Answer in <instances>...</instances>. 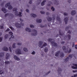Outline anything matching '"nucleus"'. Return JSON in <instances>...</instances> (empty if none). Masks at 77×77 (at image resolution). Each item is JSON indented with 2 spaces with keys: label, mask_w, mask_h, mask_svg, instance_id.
<instances>
[{
  "label": "nucleus",
  "mask_w": 77,
  "mask_h": 77,
  "mask_svg": "<svg viewBox=\"0 0 77 77\" xmlns=\"http://www.w3.org/2000/svg\"><path fill=\"white\" fill-rule=\"evenodd\" d=\"M48 41L51 43L52 46H54V47L57 46V44L54 42V40L53 39L49 38L48 39Z\"/></svg>",
  "instance_id": "1"
},
{
  "label": "nucleus",
  "mask_w": 77,
  "mask_h": 77,
  "mask_svg": "<svg viewBox=\"0 0 77 77\" xmlns=\"http://www.w3.org/2000/svg\"><path fill=\"white\" fill-rule=\"evenodd\" d=\"M10 4H11V3L8 2L5 5V6L6 8L8 7V9L9 10H11V9H12L13 8L12 5H10Z\"/></svg>",
  "instance_id": "2"
},
{
  "label": "nucleus",
  "mask_w": 77,
  "mask_h": 77,
  "mask_svg": "<svg viewBox=\"0 0 77 77\" xmlns=\"http://www.w3.org/2000/svg\"><path fill=\"white\" fill-rule=\"evenodd\" d=\"M24 24L23 23H22V22H21L20 23V24L18 23H15V26L16 27H17V28H21V26H24Z\"/></svg>",
  "instance_id": "3"
},
{
  "label": "nucleus",
  "mask_w": 77,
  "mask_h": 77,
  "mask_svg": "<svg viewBox=\"0 0 77 77\" xmlns=\"http://www.w3.org/2000/svg\"><path fill=\"white\" fill-rule=\"evenodd\" d=\"M15 14L16 15L19 16L20 17H21L22 16V15H21V14H22V13L21 12H19V14H18V11H16L15 12Z\"/></svg>",
  "instance_id": "4"
},
{
  "label": "nucleus",
  "mask_w": 77,
  "mask_h": 77,
  "mask_svg": "<svg viewBox=\"0 0 77 77\" xmlns=\"http://www.w3.org/2000/svg\"><path fill=\"white\" fill-rule=\"evenodd\" d=\"M32 31L34 32V33H32L31 34V35L32 36H36V35H37V31L35 29H33Z\"/></svg>",
  "instance_id": "5"
},
{
  "label": "nucleus",
  "mask_w": 77,
  "mask_h": 77,
  "mask_svg": "<svg viewBox=\"0 0 77 77\" xmlns=\"http://www.w3.org/2000/svg\"><path fill=\"white\" fill-rule=\"evenodd\" d=\"M16 53L17 54H21V50L19 49H17L16 50Z\"/></svg>",
  "instance_id": "6"
},
{
  "label": "nucleus",
  "mask_w": 77,
  "mask_h": 77,
  "mask_svg": "<svg viewBox=\"0 0 77 77\" xmlns=\"http://www.w3.org/2000/svg\"><path fill=\"white\" fill-rule=\"evenodd\" d=\"M73 65L74 66H76V67H75L74 66H72V69H77V64L73 63Z\"/></svg>",
  "instance_id": "7"
},
{
  "label": "nucleus",
  "mask_w": 77,
  "mask_h": 77,
  "mask_svg": "<svg viewBox=\"0 0 77 77\" xmlns=\"http://www.w3.org/2000/svg\"><path fill=\"white\" fill-rule=\"evenodd\" d=\"M2 50L3 51H8V48L6 47H4L2 49Z\"/></svg>",
  "instance_id": "8"
},
{
  "label": "nucleus",
  "mask_w": 77,
  "mask_h": 77,
  "mask_svg": "<svg viewBox=\"0 0 77 77\" xmlns=\"http://www.w3.org/2000/svg\"><path fill=\"white\" fill-rule=\"evenodd\" d=\"M26 31H27L28 32H30L31 31V29L29 28H26L25 29Z\"/></svg>",
  "instance_id": "9"
},
{
  "label": "nucleus",
  "mask_w": 77,
  "mask_h": 77,
  "mask_svg": "<svg viewBox=\"0 0 77 77\" xmlns=\"http://www.w3.org/2000/svg\"><path fill=\"white\" fill-rule=\"evenodd\" d=\"M36 22L37 23H41L42 22V19H37L36 20Z\"/></svg>",
  "instance_id": "10"
},
{
  "label": "nucleus",
  "mask_w": 77,
  "mask_h": 77,
  "mask_svg": "<svg viewBox=\"0 0 77 77\" xmlns=\"http://www.w3.org/2000/svg\"><path fill=\"white\" fill-rule=\"evenodd\" d=\"M75 14H76V12L75 10H73L71 12V14L72 15H74Z\"/></svg>",
  "instance_id": "11"
},
{
  "label": "nucleus",
  "mask_w": 77,
  "mask_h": 77,
  "mask_svg": "<svg viewBox=\"0 0 77 77\" xmlns=\"http://www.w3.org/2000/svg\"><path fill=\"white\" fill-rule=\"evenodd\" d=\"M68 19L67 17L65 18L64 19V20L66 24H67V23L68 22Z\"/></svg>",
  "instance_id": "12"
},
{
  "label": "nucleus",
  "mask_w": 77,
  "mask_h": 77,
  "mask_svg": "<svg viewBox=\"0 0 77 77\" xmlns=\"http://www.w3.org/2000/svg\"><path fill=\"white\" fill-rule=\"evenodd\" d=\"M42 43H43V42L42 41H40V42H39L38 43V46L40 47H41L42 45Z\"/></svg>",
  "instance_id": "13"
},
{
  "label": "nucleus",
  "mask_w": 77,
  "mask_h": 77,
  "mask_svg": "<svg viewBox=\"0 0 77 77\" xmlns=\"http://www.w3.org/2000/svg\"><path fill=\"white\" fill-rule=\"evenodd\" d=\"M71 48L69 49V50L68 51V49H66V51L65 52V53H71Z\"/></svg>",
  "instance_id": "14"
},
{
  "label": "nucleus",
  "mask_w": 77,
  "mask_h": 77,
  "mask_svg": "<svg viewBox=\"0 0 77 77\" xmlns=\"http://www.w3.org/2000/svg\"><path fill=\"white\" fill-rule=\"evenodd\" d=\"M2 11L5 14L7 12L6 9L5 8H2Z\"/></svg>",
  "instance_id": "15"
},
{
  "label": "nucleus",
  "mask_w": 77,
  "mask_h": 77,
  "mask_svg": "<svg viewBox=\"0 0 77 77\" xmlns=\"http://www.w3.org/2000/svg\"><path fill=\"white\" fill-rule=\"evenodd\" d=\"M9 56H10V54H9V53H7L6 54V59H8L9 58Z\"/></svg>",
  "instance_id": "16"
},
{
  "label": "nucleus",
  "mask_w": 77,
  "mask_h": 77,
  "mask_svg": "<svg viewBox=\"0 0 77 77\" xmlns=\"http://www.w3.org/2000/svg\"><path fill=\"white\" fill-rule=\"evenodd\" d=\"M47 19L48 21H51V20H52V19H51V18L49 17H47Z\"/></svg>",
  "instance_id": "17"
},
{
  "label": "nucleus",
  "mask_w": 77,
  "mask_h": 77,
  "mask_svg": "<svg viewBox=\"0 0 77 77\" xmlns=\"http://www.w3.org/2000/svg\"><path fill=\"white\" fill-rule=\"evenodd\" d=\"M59 53H60V51H58V52L55 53V56H56L57 57L58 56L59 54Z\"/></svg>",
  "instance_id": "18"
},
{
  "label": "nucleus",
  "mask_w": 77,
  "mask_h": 77,
  "mask_svg": "<svg viewBox=\"0 0 77 77\" xmlns=\"http://www.w3.org/2000/svg\"><path fill=\"white\" fill-rule=\"evenodd\" d=\"M4 53L2 52L0 53V57H2L3 56H4Z\"/></svg>",
  "instance_id": "19"
},
{
  "label": "nucleus",
  "mask_w": 77,
  "mask_h": 77,
  "mask_svg": "<svg viewBox=\"0 0 77 77\" xmlns=\"http://www.w3.org/2000/svg\"><path fill=\"white\" fill-rule=\"evenodd\" d=\"M62 71V69H60V68H58V71H57V72H58V74H60L61 72H59Z\"/></svg>",
  "instance_id": "20"
},
{
  "label": "nucleus",
  "mask_w": 77,
  "mask_h": 77,
  "mask_svg": "<svg viewBox=\"0 0 77 77\" xmlns=\"http://www.w3.org/2000/svg\"><path fill=\"white\" fill-rule=\"evenodd\" d=\"M31 16V17H34V18H35V17H36V15L33 14H30Z\"/></svg>",
  "instance_id": "21"
},
{
  "label": "nucleus",
  "mask_w": 77,
  "mask_h": 77,
  "mask_svg": "<svg viewBox=\"0 0 77 77\" xmlns=\"http://www.w3.org/2000/svg\"><path fill=\"white\" fill-rule=\"evenodd\" d=\"M14 57L15 60H20V58H18L16 56H14Z\"/></svg>",
  "instance_id": "22"
},
{
  "label": "nucleus",
  "mask_w": 77,
  "mask_h": 77,
  "mask_svg": "<svg viewBox=\"0 0 77 77\" xmlns=\"http://www.w3.org/2000/svg\"><path fill=\"white\" fill-rule=\"evenodd\" d=\"M67 37L68 39H67V40H70V39H71V35H70L69 34L68 35Z\"/></svg>",
  "instance_id": "23"
},
{
  "label": "nucleus",
  "mask_w": 77,
  "mask_h": 77,
  "mask_svg": "<svg viewBox=\"0 0 77 77\" xmlns=\"http://www.w3.org/2000/svg\"><path fill=\"white\" fill-rule=\"evenodd\" d=\"M45 2H46V1L45 0H44L43 1V2L41 3L42 6H44V5L45 4Z\"/></svg>",
  "instance_id": "24"
},
{
  "label": "nucleus",
  "mask_w": 77,
  "mask_h": 77,
  "mask_svg": "<svg viewBox=\"0 0 77 77\" xmlns=\"http://www.w3.org/2000/svg\"><path fill=\"white\" fill-rule=\"evenodd\" d=\"M47 43H45L41 47V48H43V47H45V46H47Z\"/></svg>",
  "instance_id": "25"
},
{
  "label": "nucleus",
  "mask_w": 77,
  "mask_h": 77,
  "mask_svg": "<svg viewBox=\"0 0 77 77\" xmlns=\"http://www.w3.org/2000/svg\"><path fill=\"white\" fill-rule=\"evenodd\" d=\"M60 56L61 57H63V56H64V54L63 52H61L60 53Z\"/></svg>",
  "instance_id": "26"
},
{
  "label": "nucleus",
  "mask_w": 77,
  "mask_h": 77,
  "mask_svg": "<svg viewBox=\"0 0 77 77\" xmlns=\"http://www.w3.org/2000/svg\"><path fill=\"white\" fill-rule=\"evenodd\" d=\"M61 30H60L59 31V35H60V36H63V35H64V33H61Z\"/></svg>",
  "instance_id": "27"
},
{
  "label": "nucleus",
  "mask_w": 77,
  "mask_h": 77,
  "mask_svg": "<svg viewBox=\"0 0 77 77\" xmlns=\"http://www.w3.org/2000/svg\"><path fill=\"white\" fill-rule=\"evenodd\" d=\"M57 20L58 21H60V18L59 17H57Z\"/></svg>",
  "instance_id": "28"
},
{
  "label": "nucleus",
  "mask_w": 77,
  "mask_h": 77,
  "mask_svg": "<svg viewBox=\"0 0 77 77\" xmlns=\"http://www.w3.org/2000/svg\"><path fill=\"white\" fill-rule=\"evenodd\" d=\"M44 51L45 53H46V52H47L48 51V48L46 47L45 48Z\"/></svg>",
  "instance_id": "29"
},
{
  "label": "nucleus",
  "mask_w": 77,
  "mask_h": 77,
  "mask_svg": "<svg viewBox=\"0 0 77 77\" xmlns=\"http://www.w3.org/2000/svg\"><path fill=\"white\" fill-rule=\"evenodd\" d=\"M69 60V57H67L66 59H65L64 60L65 62H67V61H68V60Z\"/></svg>",
  "instance_id": "30"
},
{
  "label": "nucleus",
  "mask_w": 77,
  "mask_h": 77,
  "mask_svg": "<svg viewBox=\"0 0 77 77\" xmlns=\"http://www.w3.org/2000/svg\"><path fill=\"white\" fill-rule=\"evenodd\" d=\"M23 50L25 51H28V50L27 49V48H23Z\"/></svg>",
  "instance_id": "31"
},
{
  "label": "nucleus",
  "mask_w": 77,
  "mask_h": 77,
  "mask_svg": "<svg viewBox=\"0 0 77 77\" xmlns=\"http://www.w3.org/2000/svg\"><path fill=\"white\" fill-rule=\"evenodd\" d=\"M12 48H15V43H14L12 45Z\"/></svg>",
  "instance_id": "32"
},
{
  "label": "nucleus",
  "mask_w": 77,
  "mask_h": 77,
  "mask_svg": "<svg viewBox=\"0 0 77 77\" xmlns=\"http://www.w3.org/2000/svg\"><path fill=\"white\" fill-rule=\"evenodd\" d=\"M73 56H74V55L73 54H70L69 55V57H70L71 58H72Z\"/></svg>",
  "instance_id": "33"
},
{
  "label": "nucleus",
  "mask_w": 77,
  "mask_h": 77,
  "mask_svg": "<svg viewBox=\"0 0 77 77\" xmlns=\"http://www.w3.org/2000/svg\"><path fill=\"white\" fill-rule=\"evenodd\" d=\"M13 11H17V8H14L13 9Z\"/></svg>",
  "instance_id": "34"
},
{
  "label": "nucleus",
  "mask_w": 77,
  "mask_h": 77,
  "mask_svg": "<svg viewBox=\"0 0 77 77\" xmlns=\"http://www.w3.org/2000/svg\"><path fill=\"white\" fill-rule=\"evenodd\" d=\"M8 34H6L5 36V39L6 38H8Z\"/></svg>",
  "instance_id": "35"
},
{
  "label": "nucleus",
  "mask_w": 77,
  "mask_h": 77,
  "mask_svg": "<svg viewBox=\"0 0 77 77\" xmlns=\"http://www.w3.org/2000/svg\"><path fill=\"white\" fill-rule=\"evenodd\" d=\"M40 13L41 14H45V12L42 11H40Z\"/></svg>",
  "instance_id": "36"
},
{
  "label": "nucleus",
  "mask_w": 77,
  "mask_h": 77,
  "mask_svg": "<svg viewBox=\"0 0 77 77\" xmlns=\"http://www.w3.org/2000/svg\"><path fill=\"white\" fill-rule=\"evenodd\" d=\"M41 27H45V26H44V25L42 24H40V25Z\"/></svg>",
  "instance_id": "37"
},
{
  "label": "nucleus",
  "mask_w": 77,
  "mask_h": 77,
  "mask_svg": "<svg viewBox=\"0 0 77 77\" xmlns=\"http://www.w3.org/2000/svg\"><path fill=\"white\" fill-rule=\"evenodd\" d=\"M51 9H52V11H54V7H52L51 8Z\"/></svg>",
  "instance_id": "38"
},
{
  "label": "nucleus",
  "mask_w": 77,
  "mask_h": 77,
  "mask_svg": "<svg viewBox=\"0 0 77 77\" xmlns=\"http://www.w3.org/2000/svg\"><path fill=\"white\" fill-rule=\"evenodd\" d=\"M30 27L31 28H33V27H34V26L33 25H30Z\"/></svg>",
  "instance_id": "39"
},
{
  "label": "nucleus",
  "mask_w": 77,
  "mask_h": 77,
  "mask_svg": "<svg viewBox=\"0 0 77 77\" xmlns=\"http://www.w3.org/2000/svg\"><path fill=\"white\" fill-rule=\"evenodd\" d=\"M9 28H10L12 30H14V28H13L12 27H10Z\"/></svg>",
  "instance_id": "40"
},
{
  "label": "nucleus",
  "mask_w": 77,
  "mask_h": 77,
  "mask_svg": "<svg viewBox=\"0 0 77 77\" xmlns=\"http://www.w3.org/2000/svg\"><path fill=\"white\" fill-rule=\"evenodd\" d=\"M5 64H9V63L10 62H9V61H5Z\"/></svg>",
  "instance_id": "41"
},
{
  "label": "nucleus",
  "mask_w": 77,
  "mask_h": 77,
  "mask_svg": "<svg viewBox=\"0 0 77 77\" xmlns=\"http://www.w3.org/2000/svg\"><path fill=\"white\" fill-rule=\"evenodd\" d=\"M14 38V35H11V37L9 38V40H10V39H11V38Z\"/></svg>",
  "instance_id": "42"
},
{
  "label": "nucleus",
  "mask_w": 77,
  "mask_h": 77,
  "mask_svg": "<svg viewBox=\"0 0 77 77\" xmlns=\"http://www.w3.org/2000/svg\"><path fill=\"white\" fill-rule=\"evenodd\" d=\"M9 33L10 35H13V33H12V32H10Z\"/></svg>",
  "instance_id": "43"
},
{
  "label": "nucleus",
  "mask_w": 77,
  "mask_h": 77,
  "mask_svg": "<svg viewBox=\"0 0 77 77\" xmlns=\"http://www.w3.org/2000/svg\"><path fill=\"white\" fill-rule=\"evenodd\" d=\"M63 50H66V47L65 46H63Z\"/></svg>",
  "instance_id": "44"
},
{
  "label": "nucleus",
  "mask_w": 77,
  "mask_h": 77,
  "mask_svg": "<svg viewBox=\"0 0 77 77\" xmlns=\"http://www.w3.org/2000/svg\"><path fill=\"white\" fill-rule=\"evenodd\" d=\"M50 3H51L50 4H48L47 5V6H51V2H49Z\"/></svg>",
  "instance_id": "45"
},
{
  "label": "nucleus",
  "mask_w": 77,
  "mask_h": 77,
  "mask_svg": "<svg viewBox=\"0 0 77 77\" xmlns=\"http://www.w3.org/2000/svg\"><path fill=\"white\" fill-rule=\"evenodd\" d=\"M8 15H9V13H7L5 14V17H7Z\"/></svg>",
  "instance_id": "46"
},
{
  "label": "nucleus",
  "mask_w": 77,
  "mask_h": 77,
  "mask_svg": "<svg viewBox=\"0 0 77 77\" xmlns=\"http://www.w3.org/2000/svg\"><path fill=\"white\" fill-rule=\"evenodd\" d=\"M69 29V27L68 26H67L65 29V30L66 31H67V30H68Z\"/></svg>",
  "instance_id": "47"
},
{
  "label": "nucleus",
  "mask_w": 77,
  "mask_h": 77,
  "mask_svg": "<svg viewBox=\"0 0 77 77\" xmlns=\"http://www.w3.org/2000/svg\"><path fill=\"white\" fill-rule=\"evenodd\" d=\"M2 40H3V37H0V42L2 41Z\"/></svg>",
  "instance_id": "48"
},
{
  "label": "nucleus",
  "mask_w": 77,
  "mask_h": 77,
  "mask_svg": "<svg viewBox=\"0 0 77 77\" xmlns=\"http://www.w3.org/2000/svg\"><path fill=\"white\" fill-rule=\"evenodd\" d=\"M29 3V4H32V0H30Z\"/></svg>",
  "instance_id": "49"
},
{
  "label": "nucleus",
  "mask_w": 77,
  "mask_h": 77,
  "mask_svg": "<svg viewBox=\"0 0 77 77\" xmlns=\"http://www.w3.org/2000/svg\"><path fill=\"white\" fill-rule=\"evenodd\" d=\"M1 6H3V5H4V2H2L1 3Z\"/></svg>",
  "instance_id": "50"
},
{
  "label": "nucleus",
  "mask_w": 77,
  "mask_h": 77,
  "mask_svg": "<svg viewBox=\"0 0 77 77\" xmlns=\"http://www.w3.org/2000/svg\"><path fill=\"white\" fill-rule=\"evenodd\" d=\"M46 15H50V13L48 12H47L46 13Z\"/></svg>",
  "instance_id": "51"
},
{
  "label": "nucleus",
  "mask_w": 77,
  "mask_h": 77,
  "mask_svg": "<svg viewBox=\"0 0 77 77\" xmlns=\"http://www.w3.org/2000/svg\"><path fill=\"white\" fill-rule=\"evenodd\" d=\"M22 43H18L17 44V45H22Z\"/></svg>",
  "instance_id": "52"
},
{
  "label": "nucleus",
  "mask_w": 77,
  "mask_h": 77,
  "mask_svg": "<svg viewBox=\"0 0 77 77\" xmlns=\"http://www.w3.org/2000/svg\"><path fill=\"white\" fill-rule=\"evenodd\" d=\"M64 15L65 16H66V15H68V14L66 13H64Z\"/></svg>",
  "instance_id": "53"
},
{
  "label": "nucleus",
  "mask_w": 77,
  "mask_h": 77,
  "mask_svg": "<svg viewBox=\"0 0 77 77\" xmlns=\"http://www.w3.org/2000/svg\"><path fill=\"white\" fill-rule=\"evenodd\" d=\"M9 50L10 52H12V50H11V48L10 47H9Z\"/></svg>",
  "instance_id": "54"
},
{
  "label": "nucleus",
  "mask_w": 77,
  "mask_h": 77,
  "mask_svg": "<svg viewBox=\"0 0 77 77\" xmlns=\"http://www.w3.org/2000/svg\"><path fill=\"white\" fill-rule=\"evenodd\" d=\"M10 15H11V16L12 17H14V15H13V14H10Z\"/></svg>",
  "instance_id": "55"
},
{
  "label": "nucleus",
  "mask_w": 77,
  "mask_h": 77,
  "mask_svg": "<svg viewBox=\"0 0 77 77\" xmlns=\"http://www.w3.org/2000/svg\"><path fill=\"white\" fill-rule=\"evenodd\" d=\"M10 30V29L9 28H8L6 31L5 32H8V31H9Z\"/></svg>",
  "instance_id": "56"
},
{
  "label": "nucleus",
  "mask_w": 77,
  "mask_h": 77,
  "mask_svg": "<svg viewBox=\"0 0 77 77\" xmlns=\"http://www.w3.org/2000/svg\"><path fill=\"white\" fill-rule=\"evenodd\" d=\"M32 54H35V52L34 51H33L32 53Z\"/></svg>",
  "instance_id": "57"
},
{
  "label": "nucleus",
  "mask_w": 77,
  "mask_h": 77,
  "mask_svg": "<svg viewBox=\"0 0 77 77\" xmlns=\"http://www.w3.org/2000/svg\"><path fill=\"white\" fill-rule=\"evenodd\" d=\"M4 27H3V26H0V29H3Z\"/></svg>",
  "instance_id": "58"
},
{
  "label": "nucleus",
  "mask_w": 77,
  "mask_h": 77,
  "mask_svg": "<svg viewBox=\"0 0 77 77\" xmlns=\"http://www.w3.org/2000/svg\"><path fill=\"white\" fill-rule=\"evenodd\" d=\"M2 72V70H1L0 71V74H3V72Z\"/></svg>",
  "instance_id": "59"
},
{
  "label": "nucleus",
  "mask_w": 77,
  "mask_h": 77,
  "mask_svg": "<svg viewBox=\"0 0 77 77\" xmlns=\"http://www.w3.org/2000/svg\"><path fill=\"white\" fill-rule=\"evenodd\" d=\"M75 49H77V45H76L75 46Z\"/></svg>",
  "instance_id": "60"
},
{
  "label": "nucleus",
  "mask_w": 77,
  "mask_h": 77,
  "mask_svg": "<svg viewBox=\"0 0 77 77\" xmlns=\"http://www.w3.org/2000/svg\"><path fill=\"white\" fill-rule=\"evenodd\" d=\"M26 11L27 12H29V10L28 9H27L26 10Z\"/></svg>",
  "instance_id": "61"
},
{
  "label": "nucleus",
  "mask_w": 77,
  "mask_h": 77,
  "mask_svg": "<svg viewBox=\"0 0 77 77\" xmlns=\"http://www.w3.org/2000/svg\"><path fill=\"white\" fill-rule=\"evenodd\" d=\"M55 18H56V17H53L52 18L53 20H55Z\"/></svg>",
  "instance_id": "62"
},
{
  "label": "nucleus",
  "mask_w": 77,
  "mask_h": 77,
  "mask_svg": "<svg viewBox=\"0 0 77 77\" xmlns=\"http://www.w3.org/2000/svg\"><path fill=\"white\" fill-rule=\"evenodd\" d=\"M67 33H69V34H70V33H71V31H70V30H69L67 32Z\"/></svg>",
  "instance_id": "63"
},
{
  "label": "nucleus",
  "mask_w": 77,
  "mask_h": 77,
  "mask_svg": "<svg viewBox=\"0 0 77 77\" xmlns=\"http://www.w3.org/2000/svg\"><path fill=\"white\" fill-rule=\"evenodd\" d=\"M20 21H23V20L21 19V18H20Z\"/></svg>",
  "instance_id": "64"
}]
</instances>
